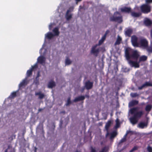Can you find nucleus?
<instances>
[{
  "mask_svg": "<svg viewBox=\"0 0 152 152\" xmlns=\"http://www.w3.org/2000/svg\"><path fill=\"white\" fill-rule=\"evenodd\" d=\"M36 65L35 64L34 66H32L31 68V69H30L28 70L27 71V75L28 76H29L30 75H31V74L32 71L33 70V69L36 67Z\"/></svg>",
  "mask_w": 152,
  "mask_h": 152,
  "instance_id": "18",
  "label": "nucleus"
},
{
  "mask_svg": "<svg viewBox=\"0 0 152 152\" xmlns=\"http://www.w3.org/2000/svg\"><path fill=\"white\" fill-rule=\"evenodd\" d=\"M121 38L119 36H118L116 39V41L115 43V45H117L119 44L121 42Z\"/></svg>",
  "mask_w": 152,
  "mask_h": 152,
  "instance_id": "21",
  "label": "nucleus"
},
{
  "mask_svg": "<svg viewBox=\"0 0 152 152\" xmlns=\"http://www.w3.org/2000/svg\"><path fill=\"white\" fill-rule=\"evenodd\" d=\"M39 77V73H38V76H37V77Z\"/></svg>",
  "mask_w": 152,
  "mask_h": 152,
  "instance_id": "47",
  "label": "nucleus"
},
{
  "mask_svg": "<svg viewBox=\"0 0 152 152\" xmlns=\"http://www.w3.org/2000/svg\"><path fill=\"white\" fill-rule=\"evenodd\" d=\"M125 54L128 62L129 61H131L130 59H137L139 56V53L137 50H134L129 48L126 49Z\"/></svg>",
  "mask_w": 152,
  "mask_h": 152,
  "instance_id": "2",
  "label": "nucleus"
},
{
  "mask_svg": "<svg viewBox=\"0 0 152 152\" xmlns=\"http://www.w3.org/2000/svg\"><path fill=\"white\" fill-rule=\"evenodd\" d=\"M81 0H76V2H77H77L78 1H81Z\"/></svg>",
  "mask_w": 152,
  "mask_h": 152,
  "instance_id": "46",
  "label": "nucleus"
},
{
  "mask_svg": "<svg viewBox=\"0 0 152 152\" xmlns=\"http://www.w3.org/2000/svg\"><path fill=\"white\" fill-rule=\"evenodd\" d=\"M138 107H134L131 109L129 110V112L132 114H134V116L130 118V120L131 123L134 125L137 122L138 119L137 118H140L143 114V112L142 111L138 112Z\"/></svg>",
  "mask_w": 152,
  "mask_h": 152,
  "instance_id": "1",
  "label": "nucleus"
},
{
  "mask_svg": "<svg viewBox=\"0 0 152 152\" xmlns=\"http://www.w3.org/2000/svg\"><path fill=\"white\" fill-rule=\"evenodd\" d=\"M147 150L148 152H152V148L151 147L148 146L147 148Z\"/></svg>",
  "mask_w": 152,
  "mask_h": 152,
  "instance_id": "38",
  "label": "nucleus"
},
{
  "mask_svg": "<svg viewBox=\"0 0 152 152\" xmlns=\"http://www.w3.org/2000/svg\"><path fill=\"white\" fill-rule=\"evenodd\" d=\"M27 83V79L26 78H25V79L23 80L21 83H20L19 85V87H20L25 86L26 85Z\"/></svg>",
  "mask_w": 152,
  "mask_h": 152,
  "instance_id": "20",
  "label": "nucleus"
},
{
  "mask_svg": "<svg viewBox=\"0 0 152 152\" xmlns=\"http://www.w3.org/2000/svg\"><path fill=\"white\" fill-rule=\"evenodd\" d=\"M44 45H43L42 46V48L40 50V51H39V53L40 54H42V50H43V49L44 48Z\"/></svg>",
  "mask_w": 152,
  "mask_h": 152,
  "instance_id": "43",
  "label": "nucleus"
},
{
  "mask_svg": "<svg viewBox=\"0 0 152 152\" xmlns=\"http://www.w3.org/2000/svg\"><path fill=\"white\" fill-rule=\"evenodd\" d=\"M36 95L39 96V98L40 99H42L44 96V95L41 92H36L35 93Z\"/></svg>",
  "mask_w": 152,
  "mask_h": 152,
  "instance_id": "22",
  "label": "nucleus"
},
{
  "mask_svg": "<svg viewBox=\"0 0 152 152\" xmlns=\"http://www.w3.org/2000/svg\"><path fill=\"white\" fill-rule=\"evenodd\" d=\"M71 103L70 98H69L67 100L66 105H69Z\"/></svg>",
  "mask_w": 152,
  "mask_h": 152,
  "instance_id": "37",
  "label": "nucleus"
},
{
  "mask_svg": "<svg viewBox=\"0 0 152 152\" xmlns=\"http://www.w3.org/2000/svg\"><path fill=\"white\" fill-rule=\"evenodd\" d=\"M138 7H135V8H134V9L135 10L136 9H138Z\"/></svg>",
  "mask_w": 152,
  "mask_h": 152,
  "instance_id": "48",
  "label": "nucleus"
},
{
  "mask_svg": "<svg viewBox=\"0 0 152 152\" xmlns=\"http://www.w3.org/2000/svg\"><path fill=\"white\" fill-rule=\"evenodd\" d=\"M132 32V30L131 29H128L125 31L126 34L128 36H130Z\"/></svg>",
  "mask_w": 152,
  "mask_h": 152,
  "instance_id": "24",
  "label": "nucleus"
},
{
  "mask_svg": "<svg viewBox=\"0 0 152 152\" xmlns=\"http://www.w3.org/2000/svg\"><path fill=\"white\" fill-rule=\"evenodd\" d=\"M73 9V7H71L69 8V9L68 10H69V12L71 11H72Z\"/></svg>",
  "mask_w": 152,
  "mask_h": 152,
  "instance_id": "45",
  "label": "nucleus"
},
{
  "mask_svg": "<svg viewBox=\"0 0 152 152\" xmlns=\"http://www.w3.org/2000/svg\"><path fill=\"white\" fill-rule=\"evenodd\" d=\"M145 2L147 4L152 3V0H145Z\"/></svg>",
  "mask_w": 152,
  "mask_h": 152,
  "instance_id": "40",
  "label": "nucleus"
},
{
  "mask_svg": "<svg viewBox=\"0 0 152 152\" xmlns=\"http://www.w3.org/2000/svg\"><path fill=\"white\" fill-rule=\"evenodd\" d=\"M147 126V123L146 122H141L139 124L137 127L141 129L146 128Z\"/></svg>",
  "mask_w": 152,
  "mask_h": 152,
  "instance_id": "13",
  "label": "nucleus"
},
{
  "mask_svg": "<svg viewBox=\"0 0 152 152\" xmlns=\"http://www.w3.org/2000/svg\"><path fill=\"white\" fill-rule=\"evenodd\" d=\"M106 36V34L104 35L102 37L101 39L99 41V45L103 43V42H104V40L105 39Z\"/></svg>",
  "mask_w": 152,
  "mask_h": 152,
  "instance_id": "27",
  "label": "nucleus"
},
{
  "mask_svg": "<svg viewBox=\"0 0 152 152\" xmlns=\"http://www.w3.org/2000/svg\"><path fill=\"white\" fill-rule=\"evenodd\" d=\"M84 88H83V89L82 90V91H82L83 92V90H84Z\"/></svg>",
  "mask_w": 152,
  "mask_h": 152,
  "instance_id": "49",
  "label": "nucleus"
},
{
  "mask_svg": "<svg viewBox=\"0 0 152 152\" xmlns=\"http://www.w3.org/2000/svg\"><path fill=\"white\" fill-rule=\"evenodd\" d=\"M55 86V83L52 81L50 82L48 84V87L50 88H52Z\"/></svg>",
  "mask_w": 152,
  "mask_h": 152,
  "instance_id": "25",
  "label": "nucleus"
},
{
  "mask_svg": "<svg viewBox=\"0 0 152 152\" xmlns=\"http://www.w3.org/2000/svg\"><path fill=\"white\" fill-rule=\"evenodd\" d=\"M16 95V92H13L11 94L10 96V98H13L15 97Z\"/></svg>",
  "mask_w": 152,
  "mask_h": 152,
  "instance_id": "33",
  "label": "nucleus"
},
{
  "mask_svg": "<svg viewBox=\"0 0 152 152\" xmlns=\"http://www.w3.org/2000/svg\"><path fill=\"white\" fill-rule=\"evenodd\" d=\"M152 108V106L151 104H148L145 107V110L147 111H149Z\"/></svg>",
  "mask_w": 152,
  "mask_h": 152,
  "instance_id": "31",
  "label": "nucleus"
},
{
  "mask_svg": "<svg viewBox=\"0 0 152 152\" xmlns=\"http://www.w3.org/2000/svg\"><path fill=\"white\" fill-rule=\"evenodd\" d=\"M116 132L114 131L110 134V138L111 139H112L116 135Z\"/></svg>",
  "mask_w": 152,
  "mask_h": 152,
  "instance_id": "30",
  "label": "nucleus"
},
{
  "mask_svg": "<svg viewBox=\"0 0 152 152\" xmlns=\"http://www.w3.org/2000/svg\"><path fill=\"white\" fill-rule=\"evenodd\" d=\"M137 149V147H134L130 151V152H132L136 150Z\"/></svg>",
  "mask_w": 152,
  "mask_h": 152,
  "instance_id": "41",
  "label": "nucleus"
},
{
  "mask_svg": "<svg viewBox=\"0 0 152 152\" xmlns=\"http://www.w3.org/2000/svg\"><path fill=\"white\" fill-rule=\"evenodd\" d=\"M141 11L145 13H147L151 11V7L147 4H144L140 7Z\"/></svg>",
  "mask_w": 152,
  "mask_h": 152,
  "instance_id": "5",
  "label": "nucleus"
},
{
  "mask_svg": "<svg viewBox=\"0 0 152 152\" xmlns=\"http://www.w3.org/2000/svg\"><path fill=\"white\" fill-rule=\"evenodd\" d=\"M93 84V83L90 82L89 81H88L85 83V87L87 89H90L92 87Z\"/></svg>",
  "mask_w": 152,
  "mask_h": 152,
  "instance_id": "9",
  "label": "nucleus"
},
{
  "mask_svg": "<svg viewBox=\"0 0 152 152\" xmlns=\"http://www.w3.org/2000/svg\"><path fill=\"white\" fill-rule=\"evenodd\" d=\"M108 151L107 147H105L100 152H106Z\"/></svg>",
  "mask_w": 152,
  "mask_h": 152,
  "instance_id": "35",
  "label": "nucleus"
},
{
  "mask_svg": "<svg viewBox=\"0 0 152 152\" xmlns=\"http://www.w3.org/2000/svg\"><path fill=\"white\" fill-rule=\"evenodd\" d=\"M116 122V124L115 125V128L117 129L118 127H119L120 126V123L119 122V120L118 119H117L115 120Z\"/></svg>",
  "mask_w": 152,
  "mask_h": 152,
  "instance_id": "28",
  "label": "nucleus"
},
{
  "mask_svg": "<svg viewBox=\"0 0 152 152\" xmlns=\"http://www.w3.org/2000/svg\"><path fill=\"white\" fill-rule=\"evenodd\" d=\"M78 101H80L78 97L75 98V99L74 100V102H75Z\"/></svg>",
  "mask_w": 152,
  "mask_h": 152,
  "instance_id": "42",
  "label": "nucleus"
},
{
  "mask_svg": "<svg viewBox=\"0 0 152 152\" xmlns=\"http://www.w3.org/2000/svg\"><path fill=\"white\" fill-rule=\"evenodd\" d=\"M147 56H142L140 57L139 62L137 61H129L128 64L132 67H134L135 68H138L139 67V63L141 61H145L147 59Z\"/></svg>",
  "mask_w": 152,
  "mask_h": 152,
  "instance_id": "3",
  "label": "nucleus"
},
{
  "mask_svg": "<svg viewBox=\"0 0 152 152\" xmlns=\"http://www.w3.org/2000/svg\"><path fill=\"white\" fill-rule=\"evenodd\" d=\"M54 25H55L54 23H51L49 26V29L50 30L51 29L53 26H54Z\"/></svg>",
  "mask_w": 152,
  "mask_h": 152,
  "instance_id": "36",
  "label": "nucleus"
},
{
  "mask_svg": "<svg viewBox=\"0 0 152 152\" xmlns=\"http://www.w3.org/2000/svg\"><path fill=\"white\" fill-rule=\"evenodd\" d=\"M144 23L147 26L151 25L152 24V21L150 19L147 18L145 19Z\"/></svg>",
  "mask_w": 152,
  "mask_h": 152,
  "instance_id": "15",
  "label": "nucleus"
},
{
  "mask_svg": "<svg viewBox=\"0 0 152 152\" xmlns=\"http://www.w3.org/2000/svg\"><path fill=\"white\" fill-rule=\"evenodd\" d=\"M96 150L94 148H91V152H95Z\"/></svg>",
  "mask_w": 152,
  "mask_h": 152,
  "instance_id": "44",
  "label": "nucleus"
},
{
  "mask_svg": "<svg viewBox=\"0 0 152 152\" xmlns=\"http://www.w3.org/2000/svg\"><path fill=\"white\" fill-rule=\"evenodd\" d=\"M45 60V58L43 56H40L37 58V62L40 64L44 63Z\"/></svg>",
  "mask_w": 152,
  "mask_h": 152,
  "instance_id": "12",
  "label": "nucleus"
},
{
  "mask_svg": "<svg viewBox=\"0 0 152 152\" xmlns=\"http://www.w3.org/2000/svg\"><path fill=\"white\" fill-rule=\"evenodd\" d=\"M97 46V45H96L93 47L91 50V53L95 56H97L99 52V49L96 48Z\"/></svg>",
  "mask_w": 152,
  "mask_h": 152,
  "instance_id": "8",
  "label": "nucleus"
},
{
  "mask_svg": "<svg viewBox=\"0 0 152 152\" xmlns=\"http://www.w3.org/2000/svg\"><path fill=\"white\" fill-rule=\"evenodd\" d=\"M146 86H152V84H151L150 82H146L141 87V88H139V89H141L143 88V87Z\"/></svg>",
  "mask_w": 152,
  "mask_h": 152,
  "instance_id": "26",
  "label": "nucleus"
},
{
  "mask_svg": "<svg viewBox=\"0 0 152 152\" xmlns=\"http://www.w3.org/2000/svg\"><path fill=\"white\" fill-rule=\"evenodd\" d=\"M121 10L123 12L129 13L131 12V9L130 7H124L121 8Z\"/></svg>",
  "mask_w": 152,
  "mask_h": 152,
  "instance_id": "14",
  "label": "nucleus"
},
{
  "mask_svg": "<svg viewBox=\"0 0 152 152\" xmlns=\"http://www.w3.org/2000/svg\"><path fill=\"white\" fill-rule=\"evenodd\" d=\"M131 42L133 46L138 47L139 46L138 38L135 36H133L131 37Z\"/></svg>",
  "mask_w": 152,
  "mask_h": 152,
  "instance_id": "7",
  "label": "nucleus"
},
{
  "mask_svg": "<svg viewBox=\"0 0 152 152\" xmlns=\"http://www.w3.org/2000/svg\"><path fill=\"white\" fill-rule=\"evenodd\" d=\"M69 10H68L66 15V18L67 20H69L72 18V15L71 14H69Z\"/></svg>",
  "mask_w": 152,
  "mask_h": 152,
  "instance_id": "19",
  "label": "nucleus"
},
{
  "mask_svg": "<svg viewBox=\"0 0 152 152\" xmlns=\"http://www.w3.org/2000/svg\"><path fill=\"white\" fill-rule=\"evenodd\" d=\"M130 95L131 96V97H135L138 96V95L137 93H132L130 94Z\"/></svg>",
  "mask_w": 152,
  "mask_h": 152,
  "instance_id": "34",
  "label": "nucleus"
},
{
  "mask_svg": "<svg viewBox=\"0 0 152 152\" xmlns=\"http://www.w3.org/2000/svg\"><path fill=\"white\" fill-rule=\"evenodd\" d=\"M72 63L71 61L68 58L66 59L65 60V65H69L71 64Z\"/></svg>",
  "mask_w": 152,
  "mask_h": 152,
  "instance_id": "29",
  "label": "nucleus"
},
{
  "mask_svg": "<svg viewBox=\"0 0 152 152\" xmlns=\"http://www.w3.org/2000/svg\"><path fill=\"white\" fill-rule=\"evenodd\" d=\"M111 124V122L110 121H108L106 124L105 126V128L107 130L108 129L109 127L110 126Z\"/></svg>",
  "mask_w": 152,
  "mask_h": 152,
  "instance_id": "32",
  "label": "nucleus"
},
{
  "mask_svg": "<svg viewBox=\"0 0 152 152\" xmlns=\"http://www.w3.org/2000/svg\"><path fill=\"white\" fill-rule=\"evenodd\" d=\"M133 133V132L130 130L127 131L126 132V134H125L123 138L121 140L120 142H124L126 140V137L127 135L129 134H132Z\"/></svg>",
  "mask_w": 152,
  "mask_h": 152,
  "instance_id": "11",
  "label": "nucleus"
},
{
  "mask_svg": "<svg viewBox=\"0 0 152 152\" xmlns=\"http://www.w3.org/2000/svg\"><path fill=\"white\" fill-rule=\"evenodd\" d=\"M78 97L80 101L83 100L85 98V97L83 96H79Z\"/></svg>",
  "mask_w": 152,
  "mask_h": 152,
  "instance_id": "39",
  "label": "nucleus"
},
{
  "mask_svg": "<svg viewBox=\"0 0 152 152\" xmlns=\"http://www.w3.org/2000/svg\"><path fill=\"white\" fill-rule=\"evenodd\" d=\"M139 45L138 47L146 48L148 51H150L148 48V42L145 39L143 38H140L139 39Z\"/></svg>",
  "mask_w": 152,
  "mask_h": 152,
  "instance_id": "4",
  "label": "nucleus"
},
{
  "mask_svg": "<svg viewBox=\"0 0 152 152\" xmlns=\"http://www.w3.org/2000/svg\"><path fill=\"white\" fill-rule=\"evenodd\" d=\"M54 33V36H58L59 34V32L58 31V28H54L53 31Z\"/></svg>",
  "mask_w": 152,
  "mask_h": 152,
  "instance_id": "23",
  "label": "nucleus"
},
{
  "mask_svg": "<svg viewBox=\"0 0 152 152\" xmlns=\"http://www.w3.org/2000/svg\"><path fill=\"white\" fill-rule=\"evenodd\" d=\"M108 134V133H107V136Z\"/></svg>",
  "mask_w": 152,
  "mask_h": 152,
  "instance_id": "50",
  "label": "nucleus"
},
{
  "mask_svg": "<svg viewBox=\"0 0 152 152\" xmlns=\"http://www.w3.org/2000/svg\"><path fill=\"white\" fill-rule=\"evenodd\" d=\"M119 14L118 12H115L114 16L110 18V20L111 21H115L119 23H121L122 21L121 18L119 16Z\"/></svg>",
  "mask_w": 152,
  "mask_h": 152,
  "instance_id": "6",
  "label": "nucleus"
},
{
  "mask_svg": "<svg viewBox=\"0 0 152 152\" xmlns=\"http://www.w3.org/2000/svg\"><path fill=\"white\" fill-rule=\"evenodd\" d=\"M54 35L50 32H49L45 34V39H50L52 38L54 36Z\"/></svg>",
  "mask_w": 152,
  "mask_h": 152,
  "instance_id": "10",
  "label": "nucleus"
},
{
  "mask_svg": "<svg viewBox=\"0 0 152 152\" xmlns=\"http://www.w3.org/2000/svg\"><path fill=\"white\" fill-rule=\"evenodd\" d=\"M43 55H45V53H43Z\"/></svg>",
  "mask_w": 152,
  "mask_h": 152,
  "instance_id": "51",
  "label": "nucleus"
},
{
  "mask_svg": "<svg viewBox=\"0 0 152 152\" xmlns=\"http://www.w3.org/2000/svg\"><path fill=\"white\" fill-rule=\"evenodd\" d=\"M141 13L140 12H131L132 16L134 17H139L141 15Z\"/></svg>",
  "mask_w": 152,
  "mask_h": 152,
  "instance_id": "17",
  "label": "nucleus"
},
{
  "mask_svg": "<svg viewBox=\"0 0 152 152\" xmlns=\"http://www.w3.org/2000/svg\"><path fill=\"white\" fill-rule=\"evenodd\" d=\"M138 103V101L136 100H133L130 102L129 104V107H131L134 105H136Z\"/></svg>",
  "mask_w": 152,
  "mask_h": 152,
  "instance_id": "16",
  "label": "nucleus"
}]
</instances>
